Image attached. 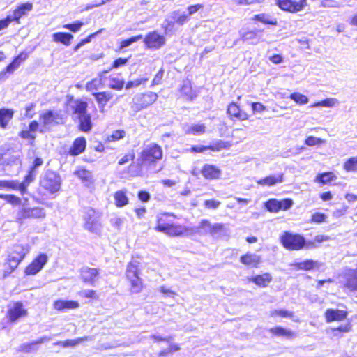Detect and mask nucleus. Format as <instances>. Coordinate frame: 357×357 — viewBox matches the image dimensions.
Here are the masks:
<instances>
[{"mask_svg": "<svg viewBox=\"0 0 357 357\" xmlns=\"http://www.w3.org/2000/svg\"><path fill=\"white\" fill-rule=\"evenodd\" d=\"M176 215L170 212H161L156 215L154 229L170 237H180L188 234L189 229L176 222Z\"/></svg>", "mask_w": 357, "mask_h": 357, "instance_id": "f257e3e1", "label": "nucleus"}, {"mask_svg": "<svg viewBox=\"0 0 357 357\" xmlns=\"http://www.w3.org/2000/svg\"><path fill=\"white\" fill-rule=\"evenodd\" d=\"M141 257L132 256L126 265L125 278L130 294H139L145 287L143 279L140 277Z\"/></svg>", "mask_w": 357, "mask_h": 357, "instance_id": "f03ea898", "label": "nucleus"}, {"mask_svg": "<svg viewBox=\"0 0 357 357\" xmlns=\"http://www.w3.org/2000/svg\"><path fill=\"white\" fill-rule=\"evenodd\" d=\"M163 157L162 146L158 143H151L144 148L139 153L137 167L142 170L143 168L155 167Z\"/></svg>", "mask_w": 357, "mask_h": 357, "instance_id": "7ed1b4c3", "label": "nucleus"}, {"mask_svg": "<svg viewBox=\"0 0 357 357\" xmlns=\"http://www.w3.org/2000/svg\"><path fill=\"white\" fill-rule=\"evenodd\" d=\"M280 242L283 248L289 251L310 249L314 246L312 241H306L302 234L287 231L281 234Z\"/></svg>", "mask_w": 357, "mask_h": 357, "instance_id": "20e7f679", "label": "nucleus"}, {"mask_svg": "<svg viewBox=\"0 0 357 357\" xmlns=\"http://www.w3.org/2000/svg\"><path fill=\"white\" fill-rule=\"evenodd\" d=\"M87 102L82 99L75 100L72 107L73 114L79 119L77 128L83 132H89L93 126L91 116L87 112Z\"/></svg>", "mask_w": 357, "mask_h": 357, "instance_id": "39448f33", "label": "nucleus"}, {"mask_svg": "<svg viewBox=\"0 0 357 357\" xmlns=\"http://www.w3.org/2000/svg\"><path fill=\"white\" fill-rule=\"evenodd\" d=\"M60 176L54 172H47L40 181L38 193L41 197L59 191L61 188Z\"/></svg>", "mask_w": 357, "mask_h": 357, "instance_id": "423d86ee", "label": "nucleus"}, {"mask_svg": "<svg viewBox=\"0 0 357 357\" xmlns=\"http://www.w3.org/2000/svg\"><path fill=\"white\" fill-rule=\"evenodd\" d=\"M46 217V213L43 207H22L17 211L15 222L22 224L26 220H41Z\"/></svg>", "mask_w": 357, "mask_h": 357, "instance_id": "0eeeda50", "label": "nucleus"}, {"mask_svg": "<svg viewBox=\"0 0 357 357\" xmlns=\"http://www.w3.org/2000/svg\"><path fill=\"white\" fill-rule=\"evenodd\" d=\"M28 315V310L22 301L13 302L6 311V317L10 324H15Z\"/></svg>", "mask_w": 357, "mask_h": 357, "instance_id": "6e6552de", "label": "nucleus"}, {"mask_svg": "<svg viewBox=\"0 0 357 357\" xmlns=\"http://www.w3.org/2000/svg\"><path fill=\"white\" fill-rule=\"evenodd\" d=\"M275 5L282 11L296 13L307 5V0H274Z\"/></svg>", "mask_w": 357, "mask_h": 357, "instance_id": "1a4fd4ad", "label": "nucleus"}, {"mask_svg": "<svg viewBox=\"0 0 357 357\" xmlns=\"http://www.w3.org/2000/svg\"><path fill=\"white\" fill-rule=\"evenodd\" d=\"M98 213L91 207L86 208L84 211V228L91 233H96L100 223L98 220Z\"/></svg>", "mask_w": 357, "mask_h": 357, "instance_id": "9d476101", "label": "nucleus"}, {"mask_svg": "<svg viewBox=\"0 0 357 357\" xmlns=\"http://www.w3.org/2000/svg\"><path fill=\"white\" fill-rule=\"evenodd\" d=\"M143 42L146 49L158 50L165 44L166 38L157 31H152L144 36Z\"/></svg>", "mask_w": 357, "mask_h": 357, "instance_id": "9b49d317", "label": "nucleus"}, {"mask_svg": "<svg viewBox=\"0 0 357 357\" xmlns=\"http://www.w3.org/2000/svg\"><path fill=\"white\" fill-rule=\"evenodd\" d=\"M158 98L155 92L147 91L142 93L134 98L133 107L135 111L142 110L151 105Z\"/></svg>", "mask_w": 357, "mask_h": 357, "instance_id": "f8f14e48", "label": "nucleus"}, {"mask_svg": "<svg viewBox=\"0 0 357 357\" xmlns=\"http://www.w3.org/2000/svg\"><path fill=\"white\" fill-rule=\"evenodd\" d=\"M48 261L45 253H40L25 267L24 273L26 275H34L39 273Z\"/></svg>", "mask_w": 357, "mask_h": 357, "instance_id": "ddd939ff", "label": "nucleus"}, {"mask_svg": "<svg viewBox=\"0 0 357 357\" xmlns=\"http://www.w3.org/2000/svg\"><path fill=\"white\" fill-rule=\"evenodd\" d=\"M227 114L230 119L239 121H249L251 117V114L234 101L229 103Z\"/></svg>", "mask_w": 357, "mask_h": 357, "instance_id": "4468645a", "label": "nucleus"}, {"mask_svg": "<svg viewBox=\"0 0 357 357\" xmlns=\"http://www.w3.org/2000/svg\"><path fill=\"white\" fill-rule=\"evenodd\" d=\"M202 177L207 181H216L222 178V169L214 164L205 163L200 169Z\"/></svg>", "mask_w": 357, "mask_h": 357, "instance_id": "2eb2a0df", "label": "nucleus"}, {"mask_svg": "<svg viewBox=\"0 0 357 357\" xmlns=\"http://www.w3.org/2000/svg\"><path fill=\"white\" fill-rule=\"evenodd\" d=\"M230 146V142L218 140L208 146L193 145L190 148V151L193 153H202L208 150L211 151H220L222 149H227Z\"/></svg>", "mask_w": 357, "mask_h": 357, "instance_id": "dca6fc26", "label": "nucleus"}, {"mask_svg": "<svg viewBox=\"0 0 357 357\" xmlns=\"http://www.w3.org/2000/svg\"><path fill=\"white\" fill-rule=\"evenodd\" d=\"M87 142L84 136L76 137L66 151V155L76 157L82 154L86 149Z\"/></svg>", "mask_w": 357, "mask_h": 357, "instance_id": "f3484780", "label": "nucleus"}, {"mask_svg": "<svg viewBox=\"0 0 357 357\" xmlns=\"http://www.w3.org/2000/svg\"><path fill=\"white\" fill-rule=\"evenodd\" d=\"M80 279L82 282L93 286L100 275L97 268L83 267L79 271Z\"/></svg>", "mask_w": 357, "mask_h": 357, "instance_id": "a211bd4d", "label": "nucleus"}, {"mask_svg": "<svg viewBox=\"0 0 357 357\" xmlns=\"http://www.w3.org/2000/svg\"><path fill=\"white\" fill-rule=\"evenodd\" d=\"M33 5L30 1L17 5L13 10V15H10L11 20L16 24H20V19L26 16L33 10Z\"/></svg>", "mask_w": 357, "mask_h": 357, "instance_id": "6ab92c4d", "label": "nucleus"}, {"mask_svg": "<svg viewBox=\"0 0 357 357\" xmlns=\"http://www.w3.org/2000/svg\"><path fill=\"white\" fill-rule=\"evenodd\" d=\"M348 314V311L346 310L328 308L324 312V318L327 323L342 321L347 318Z\"/></svg>", "mask_w": 357, "mask_h": 357, "instance_id": "aec40b11", "label": "nucleus"}, {"mask_svg": "<svg viewBox=\"0 0 357 357\" xmlns=\"http://www.w3.org/2000/svg\"><path fill=\"white\" fill-rule=\"evenodd\" d=\"M12 148L0 149V165H11L20 161L19 155H15Z\"/></svg>", "mask_w": 357, "mask_h": 357, "instance_id": "412c9836", "label": "nucleus"}, {"mask_svg": "<svg viewBox=\"0 0 357 357\" xmlns=\"http://www.w3.org/2000/svg\"><path fill=\"white\" fill-rule=\"evenodd\" d=\"M38 126L39 123L37 121H32L29 123L28 128L20 130L18 135L22 139L28 141L29 144L33 146L36 138L35 132L38 130Z\"/></svg>", "mask_w": 357, "mask_h": 357, "instance_id": "4be33fe9", "label": "nucleus"}, {"mask_svg": "<svg viewBox=\"0 0 357 357\" xmlns=\"http://www.w3.org/2000/svg\"><path fill=\"white\" fill-rule=\"evenodd\" d=\"M40 119L44 127H47L50 125H58L59 121L63 120V117L58 112L52 110H47L40 114Z\"/></svg>", "mask_w": 357, "mask_h": 357, "instance_id": "5701e85b", "label": "nucleus"}, {"mask_svg": "<svg viewBox=\"0 0 357 357\" xmlns=\"http://www.w3.org/2000/svg\"><path fill=\"white\" fill-rule=\"evenodd\" d=\"M29 252V248L27 245L16 243L13 245L12 250L8 253V257H13L14 259L21 263Z\"/></svg>", "mask_w": 357, "mask_h": 357, "instance_id": "b1692460", "label": "nucleus"}, {"mask_svg": "<svg viewBox=\"0 0 357 357\" xmlns=\"http://www.w3.org/2000/svg\"><path fill=\"white\" fill-rule=\"evenodd\" d=\"M29 53L28 52H20L13 59L11 62L6 66L4 72L8 73H13L20 66L22 63H23L29 58Z\"/></svg>", "mask_w": 357, "mask_h": 357, "instance_id": "393cba45", "label": "nucleus"}, {"mask_svg": "<svg viewBox=\"0 0 357 357\" xmlns=\"http://www.w3.org/2000/svg\"><path fill=\"white\" fill-rule=\"evenodd\" d=\"M239 261L247 267L258 268L261 263V258L259 255L248 252L241 255Z\"/></svg>", "mask_w": 357, "mask_h": 357, "instance_id": "a878e982", "label": "nucleus"}, {"mask_svg": "<svg viewBox=\"0 0 357 357\" xmlns=\"http://www.w3.org/2000/svg\"><path fill=\"white\" fill-rule=\"evenodd\" d=\"M273 277L270 273H264L252 276L249 281L252 282L256 286L260 288H266L272 282Z\"/></svg>", "mask_w": 357, "mask_h": 357, "instance_id": "bb28decb", "label": "nucleus"}, {"mask_svg": "<svg viewBox=\"0 0 357 357\" xmlns=\"http://www.w3.org/2000/svg\"><path fill=\"white\" fill-rule=\"evenodd\" d=\"M337 178V175L331 171L319 173L314 178V182L321 185H332Z\"/></svg>", "mask_w": 357, "mask_h": 357, "instance_id": "cd10ccee", "label": "nucleus"}, {"mask_svg": "<svg viewBox=\"0 0 357 357\" xmlns=\"http://www.w3.org/2000/svg\"><path fill=\"white\" fill-rule=\"evenodd\" d=\"M268 331L273 337H281L286 339H292L296 337L294 331L280 326L271 328Z\"/></svg>", "mask_w": 357, "mask_h": 357, "instance_id": "c85d7f7f", "label": "nucleus"}, {"mask_svg": "<svg viewBox=\"0 0 357 357\" xmlns=\"http://www.w3.org/2000/svg\"><path fill=\"white\" fill-rule=\"evenodd\" d=\"M53 307L57 311H63L65 310L77 309L79 307V304L76 301L58 299L53 303Z\"/></svg>", "mask_w": 357, "mask_h": 357, "instance_id": "c756f323", "label": "nucleus"}, {"mask_svg": "<svg viewBox=\"0 0 357 357\" xmlns=\"http://www.w3.org/2000/svg\"><path fill=\"white\" fill-rule=\"evenodd\" d=\"M15 111L11 108H0V128L6 129L14 116Z\"/></svg>", "mask_w": 357, "mask_h": 357, "instance_id": "7c9ffc66", "label": "nucleus"}, {"mask_svg": "<svg viewBox=\"0 0 357 357\" xmlns=\"http://www.w3.org/2000/svg\"><path fill=\"white\" fill-rule=\"evenodd\" d=\"M109 72V70H103L98 73V77L94 78L86 84V89L88 91H93L98 90L103 86V79L105 75Z\"/></svg>", "mask_w": 357, "mask_h": 357, "instance_id": "2f4dec72", "label": "nucleus"}, {"mask_svg": "<svg viewBox=\"0 0 357 357\" xmlns=\"http://www.w3.org/2000/svg\"><path fill=\"white\" fill-rule=\"evenodd\" d=\"M35 178L36 172L29 169L26 175H25L23 178V181L20 183H17L18 191L22 195L27 193L29 184L33 182Z\"/></svg>", "mask_w": 357, "mask_h": 357, "instance_id": "473e14b6", "label": "nucleus"}, {"mask_svg": "<svg viewBox=\"0 0 357 357\" xmlns=\"http://www.w3.org/2000/svg\"><path fill=\"white\" fill-rule=\"evenodd\" d=\"M343 288L349 292L357 293V267L346 278Z\"/></svg>", "mask_w": 357, "mask_h": 357, "instance_id": "72a5a7b5", "label": "nucleus"}, {"mask_svg": "<svg viewBox=\"0 0 357 357\" xmlns=\"http://www.w3.org/2000/svg\"><path fill=\"white\" fill-rule=\"evenodd\" d=\"M92 96L95 98L98 106L101 109L104 108L113 97L112 93L108 91L94 92L92 93Z\"/></svg>", "mask_w": 357, "mask_h": 357, "instance_id": "f704fd0d", "label": "nucleus"}, {"mask_svg": "<svg viewBox=\"0 0 357 357\" xmlns=\"http://www.w3.org/2000/svg\"><path fill=\"white\" fill-rule=\"evenodd\" d=\"M252 20L255 22H261L264 24L273 26H277L278 24L276 18L271 17L269 15L265 13L255 15L252 17Z\"/></svg>", "mask_w": 357, "mask_h": 357, "instance_id": "c9c22d12", "label": "nucleus"}, {"mask_svg": "<svg viewBox=\"0 0 357 357\" xmlns=\"http://www.w3.org/2000/svg\"><path fill=\"white\" fill-rule=\"evenodd\" d=\"M114 204L117 208L126 206L129 203L126 190H119L114 193Z\"/></svg>", "mask_w": 357, "mask_h": 357, "instance_id": "e433bc0d", "label": "nucleus"}, {"mask_svg": "<svg viewBox=\"0 0 357 357\" xmlns=\"http://www.w3.org/2000/svg\"><path fill=\"white\" fill-rule=\"evenodd\" d=\"M52 40L56 43H61L65 46H69L73 39V36L67 32H56L52 34Z\"/></svg>", "mask_w": 357, "mask_h": 357, "instance_id": "4c0bfd02", "label": "nucleus"}, {"mask_svg": "<svg viewBox=\"0 0 357 357\" xmlns=\"http://www.w3.org/2000/svg\"><path fill=\"white\" fill-rule=\"evenodd\" d=\"M283 181V174L278 176H268L257 181V183L261 186H273Z\"/></svg>", "mask_w": 357, "mask_h": 357, "instance_id": "58836bf2", "label": "nucleus"}, {"mask_svg": "<svg viewBox=\"0 0 357 357\" xmlns=\"http://www.w3.org/2000/svg\"><path fill=\"white\" fill-rule=\"evenodd\" d=\"M20 262L16 261L13 257H7L5 262L3 264V276L4 278L11 274L19 266Z\"/></svg>", "mask_w": 357, "mask_h": 357, "instance_id": "ea45409f", "label": "nucleus"}, {"mask_svg": "<svg viewBox=\"0 0 357 357\" xmlns=\"http://www.w3.org/2000/svg\"><path fill=\"white\" fill-rule=\"evenodd\" d=\"M47 340L46 337H40L35 341L22 344L19 351L22 353H31L37 350L36 346L43 343Z\"/></svg>", "mask_w": 357, "mask_h": 357, "instance_id": "a19ab883", "label": "nucleus"}, {"mask_svg": "<svg viewBox=\"0 0 357 357\" xmlns=\"http://www.w3.org/2000/svg\"><path fill=\"white\" fill-rule=\"evenodd\" d=\"M318 266V263L312 259H306L303 261L296 262L294 267L296 270L310 271Z\"/></svg>", "mask_w": 357, "mask_h": 357, "instance_id": "79ce46f5", "label": "nucleus"}, {"mask_svg": "<svg viewBox=\"0 0 357 357\" xmlns=\"http://www.w3.org/2000/svg\"><path fill=\"white\" fill-rule=\"evenodd\" d=\"M0 199L14 208L22 205V199L15 194H0Z\"/></svg>", "mask_w": 357, "mask_h": 357, "instance_id": "37998d69", "label": "nucleus"}, {"mask_svg": "<svg viewBox=\"0 0 357 357\" xmlns=\"http://www.w3.org/2000/svg\"><path fill=\"white\" fill-rule=\"evenodd\" d=\"M258 30H248L241 35L242 41L255 44L259 41Z\"/></svg>", "mask_w": 357, "mask_h": 357, "instance_id": "c03bdc74", "label": "nucleus"}, {"mask_svg": "<svg viewBox=\"0 0 357 357\" xmlns=\"http://www.w3.org/2000/svg\"><path fill=\"white\" fill-rule=\"evenodd\" d=\"M206 126L204 123H195L190 126L185 131L187 135H201L206 132Z\"/></svg>", "mask_w": 357, "mask_h": 357, "instance_id": "a18cd8bd", "label": "nucleus"}, {"mask_svg": "<svg viewBox=\"0 0 357 357\" xmlns=\"http://www.w3.org/2000/svg\"><path fill=\"white\" fill-rule=\"evenodd\" d=\"M351 328V324L349 322H347L344 325H340L337 327L331 328V331L333 337L340 338L343 335V334L350 332Z\"/></svg>", "mask_w": 357, "mask_h": 357, "instance_id": "49530a36", "label": "nucleus"}, {"mask_svg": "<svg viewBox=\"0 0 357 357\" xmlns=\"http://www.w3.org/2000/svg\"><path fill=\"white\" fill-rule=\"evenodd\" d=\"M270 316L272 317H282L292 319L294 317V313L286 309H275L270 312Z\"/></svg>", "mask_w": 357, "mask_h": 357, "instance_id": "de8ad7c7", "label": "nucleus"}, {"mask_svg": "<svg viewBox=\"0 0 357 357\" xmlns=\"http://www.w3.org/2000/svg\"><path fill=\"white\" fill-rule=\"evenodd\" d=\"M88 340L87 337H79L74 340H66L64 341H59L56 343L57 345H59L62 347H74L76 345L79 344L83 341H86Z\"/></svg>", "mask_w": 357, "mask_h": 357, "instance_id": "09e8293b", "label": "nucleus"}, {"mask_svg": "<svg viewBox=\"0 0 357 357\" xmlns=\"http://www.w3.org/2000/svg\"><path fill=\"white\" fill-rule=\"evenodd\" d=\"M344 169L347 172H357V156L348 158L343 164Z\"/></svg>", "mask_w": 357, "mask_h": 357, "instance_id": "8fccbe9b", "label": "nucleus"}, {"mask_svg": "<svg viewBox=\"0 0 357 357\" xmlns=\"http://www.w3.org/2000/svg\"><path fill=\"white\" fill-rule=\"evenodd\" d=\"M142 38H143L142 35L139 34V35L133 36L130 38L123 39L121 41H120L119 48V50H122V49L130 45L131 44L140 40Z\"/></svg>", "mask_w": 357, "mask_h": 357, "instance_id": "3c124183", "label": "nucleus"}, {"mask_svg": "<svg viewBox=\"0 0 357 357\" xmlns=\"http://www.w3.org/2000/svg\"><path fill=\"white\" fill-rule=\"evenodd\" d=\"M75 174L84 182L91 181L92 178L91 172L85 168L76 170Z\"/></svg>", "mask_w": 357, "mask_h": 357, "instance_id": "603ef678", "label": "nucleus"}, {"mask_svg": "<svg viewBox=\"0 0 357 357\" xmlns=\"http://www.w3.org/2000/svg\"><path fill=\"white\" fill-rule=\"evenodd\" d=\"M289 98L298 105H305L308 102V98L302 93L294 92L289 95Z\"/></svg>", "mask_w": 357, "mask_h": 357, "instance_id": "864d4df0", "label": "nucleus"}, {"mask_svg": "<svg viewBox=\"0 0 357 357\" xmlns=\"http://www.w3.org/2000/svg\"><path fill=\"white\" fill-rule=\"evenodd\" d=\"M327 219V215L324 213L315 212L312 214L309 220L311 224H321L325 222Z\"/></svg>", "mask_w": 357, "mask_h": 357, "instance_id": "5fc2aeb1", "label": "nucleus"}, {"mask_svg": "<svg viewBox=\"0 0 357 357\" xmlns=\"http://www.w3.org/2000/svg\"><path fill=\"white\" fill-rule=\"evenodd\" d=\"M0 189L18 190L17 182L14 180H0Z\"/></svg>", "mask_w": 357, "mask_h": 357, "instance_id": "6e6d98bb", "label": "nucleus"}, {"mask_svg": "<svg viewBox=\"0 0 357 357\" xmlns=\"http://www.w3.org/2000/svg\"><path fill=\"white\" fill-rule=\"evenodd\" d=\"M265 206L267 211H268L271 213H276L279 212L278 199H276L275 198L269 199L265 203Z\"/></svg>", "mask_w": 357, "mask_h": 357, "instance_id": "4d7b16f0", "label": "nucleus"}, {"mask_svg": "<svg viewBox=\"0 0 357 357\" xmlns=\"http://www.w3.org/2000/svg\"><path fill=\"white\" fill-rule=\"evenodd\" d=\"M102 30H98L97 31L92 33L89 34L88 36H86L84 38H82L79 40V42L73 47L74 51H77L79 50L82 46L84 45L89 43L91 41V39L94 38L96 36H97L98 33H101Z\"/></svg>", "mask_w": 357, "mask_h": 357, "instance_id": "13d9d810", "label": "nucleus"}, {"mask_svg": "<svg viewBox=\"0 0 357 357\" xmlns=\"http://www.w3.org/2000/svg\"><path fill=\"white\" fill-rule=\"evenodd\" d=\"M225 230V225L222 223H215L211 225L209 230L207 231V234L215 236L218 235Z\"/></svg>", "mask_w": 357, "mask_h": 357, "instance_id": "bf43d9fd", "label": "nucleus"}, {"mask_svg": "<svg viewBox=\"0 0 357 357\" xmlns=\"http://www.w3.org/2000/svg\"><path fill=\"white\" fill-rule=\"evenodd\" d=\"M84 23L82 21L77 20L73 23H68L63 25V28L71 31L73 33H76L80 30L84 26Z\"/></svg>", "mask_w": 357, "mask_h": 357, "instance_id": "052dcab7", "label": "nucleus"}, {"mask_svg": "<svg viewBox=\"0 0 357 357\" xmlns=\"http://www.w3.org/2000/svg\"><path fill=\"white\" fill-rule=\"evenodd\" d=\"M294 202L291 198H285L278 200V208L280 211H287L293 206Z\"/></svg>", "mask_w": 357, "mask_h": 357, "instance_id": "680f3d73", "label": "nucleus"}, {"mask_svg": "<svg viewBox=\"0 0 357 357\" xmlns=\"http://www.w3.org/2000/svg\"><path fill=\"white\" fill-rule=\"evenodd\" d=\"M325 143V140L314 136H308L305 139V144L309 146H314L315 145H319Z\"/></svg>", "mask_w": 357, "mask_h": 357, "instance_id": "e2e57ef3", "label": "nucleus"}, {"mask_svg": "<svg viewBox=\"0 0 357 357\" xmlns=\"http://www.w3.org/2000/svg\"><path fill=\"white\" fill-rule=\"evenodd\" d=\"M131 57V56H128V57H126V58H121V57H119V58H117L112 63L111 66L109 68H108L107 70H111L112 69H114V68H119V67L121 66H125L129 61L130 58Z\"/></svg>", "mask_w": 357, "mask_h": 357, "instance_id": "0e129e2a", "label": "nucleus"}, {"mask_svg": "<svg viewBox=\"0 0 357 357\" xmlns=\"http://www.w3.org/2000/svg\"><path fill=\"white\" fill-rule=\"evenodd\" d=\"M112 83L109 85V87L112 89L121 91L123 89L125 82L123 79H119L116 77L111 79Z\"/></svg>", "mask_w": 357, "mask_h": 357, "instance_id": "69168bd1", "label": "nucleus"}, {"mask_svg": "<svg viewBox=\"0 0 357 357\" xmlns=\"http://www.w3.org/2000/svg\"><path fill=\"white\" fill-rule=\"evenodd\" d=\"M147 81H148V78H146V77L137 79L135 80H130V81H128L126 84L125 88L126 89H130L133 87H137V86H140L141 84L146 83Z\"/></svg>", "mask_w": 357, "mask_h": 357, "instance_id": "338daca9", "label": "nucleus"}, {"mask_svg": "<svg viewBox=\"0 0 357 357\" xmlns=\"http://www.w3.org/2000/svg\"><path fill=\"white\" fill-rule=\"evenodd\" d=\"M135 158V153L134 151H131L130 152L125 154L122 156L118 161V164L119 165H123L128 163L130 161H133Z\"/></svg>", "mask_w": 357, "mask_h": 357, "instance_id": "774afa93", "label": "nucleus"}]
</instances>
